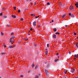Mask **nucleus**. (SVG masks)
Segmentation results:
<instances>
[{"label": "nucleus", "instance_id": "f257e3e1", "mask_svg": "<svg viewBox=\"0 0 78 78\" xmlns=\"http://www.w3.org/2000/svg\"><path fill=\"white\" fill-rule=\"evenodd\" d=\"M45 73L46 74V75H49V73H48V71L47 69H45Z\"/></svg>", "mask_w": 78, "mask_h": 78}, {"label": "nucleus", "instance_id": "f03ea898", "mask_svg": "<svg viewBox=\"0 0 78 78\" xmlns=\"http://www.w3.org/2000/svg\"><path fill=\"white\" fill-rule=\"evenodd\" d=\"M75 69H72L71 70V73H73L74 72V71H75Z\"/></svg>", "mask_w": 78, "mask_h": 78}, {"label": "nucleus", "instance_id": "7ed1b4c3", "mask_svg": "<svg viewBox=\"0 0 78 78\" xmlns=\"http://www.w3.org/2000/svg\"><path fill=\"white\" fill-rule=\"evenodd\" d=\"M6 25L7 27H10V24H9V22H8L7 23Z\"/></svg>", "mask_w": 78, "mask_h": 78}, {"label": "nucleus", "instance_id": "20e7f679", "mask_svg": "<svg viewBox=\"0 0 78 78\" xmlns=\"http://www.w3.org/2000/svg\"><path fill=\"white\" fill-rule=\"evenodd\" d=\"M52 37L53 38H56V35H53Z\"/></svg>", "mask_w": 78, "mask_h": 78}, {"label": "nucleus", "instance_id": "39448f33", "mask_svg": "<svg viewBox=\"0 0 78 78\" xmlns=\"http://www.w3.org/2000/svg\"><path fill=\"white\" fill-rule=\"evenodd\" d=\"M69 9L71 10L73 9V6L71 5V6L70 7Z\"/></svg>", "mask_w": 78, "mask_h": 78}, {"label": "nucleus", "instance_id": "423d86ee", "mask_svg": "<svg viewBox=\"0 0 78 78\" xmlns=\"http://www.w3.org/2000/svg\"><path fill=\"white\" fill-rule=\"evenodd\" d=\"M36 21H34V23H33L34 26H36Z\"/></svg>", "mask_w": 78, "mask_h": 78}, {"label": "nucleus", "instance_id": "0eeeda50", "mask_svg": "<svg viewBox=\"0 0 78 78\" xmlns=\"http://www.w3.org/2000/svg\"><path fill=\"white\" fill-rule=\"evenodd\" d=\"M74 57L76 58H78V54H77V55H74Z\"/></svg>", "mask_w": 78, "mask_h": 78}, {"label": "nucleus", "instance_id": "6e6552de", "mask_svg": "<svg viewBox=\"0 0 78 78\" xmlns=\"http://www.w3.org/2000/svg\"><path fill=\"white\" fill-rule=\"evenodd\" d=\"M12 17L13 18H16V15L14 16V15H12Z\"/></svg>", "mask_w": 78, "mask_h": 78}, {"label": "nucleus", "instance_id": "1a4fd4ad", "mask_svg": "<svg viewBox=\"0 0 78 78\" xmlns=\"http://www.w3.org/2000/svg\"><path fill=\"white\" fill-rule=\"evenodd\" d=\"M15 41V40H10V43L12 42H14Z\"/></svg>", "mask_w": 78, "mask_h": 78}, {"label": "nucleus", "instance_id": "9d476101", "mask_svg": "<svg viewBox=\"0 0 78 78\" xmlns=\"http://www.w3.org/2000/svg\"><path fill=\"white\" fill-rule=\"evenodd\" d=\"M9 48H13V47H12V45H11L9 47Z\"/></svg>", "mask_w": 78, "mask_h": 78}, {"label": "nucleus", "instance_id": "9b49d317", "mask_svg": "<svg viewBox=\"0 0 78 78\" xmlns=\"http://www.w3.org/2000/svg\"><path fill=\"white\" fill-rule=\"evenodd\" d=\"M34 63H33L32 65H31V66H32L33 68L34 67Z\"/></svg>", "mask_w": 78, "mask_h": 78}, {"label": "nucleus", "instance_id": "f8f14e48", "mask_svg": "<svg viewBox=\"0 0 78 78\" xmlns=\"http://www.w3.org/2000/svg\"><path fill=\"white\" fill-rule=\"evenodd\" d=\"M14 37H12L10 38V39H14Z\"/></svg>", "mask_w": 78, "mask_h": 78}, {"label": "nucleus", "instance_id": "ddd939ff", "mask_svg": "<svg viewBox=\"0 0 78 78\" xmlns=\"http://www.w3.org/2000/svg\"><path fill=\"white\" fill-rule=\"evenodd\" d=\"M67 70H65L64 72L65 73V74H66L67 73Z\"/></svg>", "mask_w": 78, "mask_h": 78}, {"label": "nucleus", "instance_id": "4468645a", "mask_svg": "<svg viewBox=\"0 0 78 78\" xmlns=\"http://www.w3.org/2000/svg\"><path fill=\"white\" fill-rule=\"evenodd\" d=\"M1 54V55H5V53L2 52Z\"/></svg>", "mask_w": 78, "mask_h": 78}, {"label": "nucleus", "instance_id": "2eb2a0df", "mask_svg": "<svg viewBox=\"0 0 78 78\" xmlns=\"http://www.w3.org/2000/svg\"><path fill=\"white\" fill-rule=\"evenodd\" d=\"M58 59H56L55 61V62H57V61H58Z\"/></svg>", "mask_w": 78, "mask_h": 78}, {"label": "nucleus", "instance_id": "dca6fc26", "mask_svg": "<svg viewBox=\"0 0 78 78\" xmlns=\"http://www.w3.org/2000/svg\"><path fill=\"white\" fill-rule=\"evenodd\" d=\"M35 69H37V65H36V66H35Z\"/></svg>", "mask_w": 78, "mask_h": 78}, {"label": "nucleus", "instance_id": "f3484780", "mask_svg": "<svg viewBox=\"0 0 78 78\" xmlns=\"http://www.w3.org/2000/svg\"><path fill=\"white\" fill-rule=\"evenodd\" d=\"M34 46V47H37V45L34 44H33Z\"/></svg>", "mask_w": 78, "mask_h": 78}, {"label": "nucleus", "instance_id": "a211bd4d", "mask_svg": "<svg viewBox=\"0 0 78 78\" xmlns=\"http://www.w3.org/2000/svg\"><path fill=\"white\" fill-rule=\"evenodd\" d=\"M13 8L14 9V10H16V7H14Z\"/></svg>", "mask_w": 78, "mask_h": 78}, {"label": "nucleus", "instance_id": "6ab92c4d", "mask_svg": "<svg viewBox=\"0 0 78 78\" xmlns=\"http://www.w3.org/2000/svg\"><path fill=\"white\" fill-rule=\"evenodd\" d=\"M78 5V2H77V3L75 4V6Z\"/></svg>", "mask_w": 78, "mask_h": 78}, {"label": "nucleus", "instance_id": "aec40b11", "mask_svg": "<svg viewBox=\"0 0 78 78\" xmlns=\"http://www.w3.org/2000/svg\"><path fill=\"white\" fill-rule=\"evenodd\" d=\"M66 16V15L65 14L63 15V16H62V18H63V17H65Z\"/></svg>", "mask_w": 78, "mask_h": 78}, {"label": "nucleus", "instance_id": "412c9836", "mask_svg": "<svg viewBox=\"0 0 78 78\" xmlns=\"http://www.w3.org/2000/svg\"><path fill=\"white\" fill-rule=\"evenodd\" d=\"M1 34L2 36H3V35L4 34L3 32H1Z\"/></svg>", "mask_w": 78, "mask_h": 78}, {"label": "nucleus", "instance_id": "4be33fe9", "mask_svg": "<svg viewBox=\"0 0 78 78\" xmlns=\"http://www.w3.org/2000/svg\"><path fill=\"white\" fill-rule=\"evenodd\" d=\"M3 17L5 18V19H6V18H7V16H3Z\"/></svg>", "mask_w": 78, "mask_h": 78}, {"label": "nucleus", "instance_id": "5701e85b", "mask_svg": "<svg viewBox=\"0 0 78 78\" xmlns=\"http://www.w3.org/2000/svg\"><path fill=\"white\" fill-rule=\"evenodd\" d=\"M48 54V51H45V55H47Z\"/></svg>", "mask_w": 78, "mask_h": 78}, {"label": "nucleus", "instance_id": "b1692460", "mask_svg": "<svg viewBox=\"0 0 78 78\" xmlns=\"http://www.w3.org/2000/svg\"><path fill=\"white\" fill-rule=\"evenodd\" d=\"M58 39H62V37H59Z\"/></svg>", "mask_w": 78, "mask_h": 78}, {"label": "nucleus", "instance_id": "393cba45", "mask_svg": "<svg viewBox=\"0 0 78 78\" xmlns=\"http://www.w3.org/2000/svg\"><path fill=\"white\" fill-rule=\"evenodd\" d=\"M56 30H57V29L56 28L54 29V31H56Z\"/></svg>", "mask_w": 78, "mask_h": 78}, {"label": "nucleus", "instance_id": "a878e982", "mask_svg": "<svg viewBox=\"0 0 78 78\" xmlns=\"http://www.w3.org/2000/svg\"><path fill=\"white\" fill-rule=\"evenodd\" d=\"M71 17H74V15H71Z\"/></svg>", "mask_w": 78, "mask_h": 78}, {"label": "nucleus", "instance_id": "bb28decb", "mask_svg": "<svg viewBox=\"0 0 78 78\" xmlns=\"http://www.w3.org/2000/svg\"><path fill=\"white\" fill-rule=\"evenodd\" d=\"M35 78H39V76H36Z\"/></svg>", "mask_w": 78, "mask_h": 78}, {"label": "nucleus", "instance_id": "cd10ccee", "mask_svg": "<svg viewBox=\"0 0 78 78\" xmlns=\"http://www.w3.org/2000/svg\"><path fill=\"white\" fill-rule=\"evenodd\" d=\"M55 34H59V33L58 32H57L55 33Z\"/></svg>", "mask_w": 78, "mask_h": 78}, {"label": "nucleus", "instance_id": "c85d7f7f", "mask_svg": "<svg viewBox=\"0 0 78 78\" xmlns=\"http://www.w3.org/2000/svg\"><path fill=\"white\" fill-rule=\"evenodd\" d=\"M50 3L49 2H48L47 3V5H50Z\"/></svg>", "mask_w": 78, "mask_h": 78}, {"label": "nucleus", "instance_id": "c756f323", "mask_svg": "<svg viewBox=\"0 0 78 78\" xmlns=\"http://www.w3.org/2000/svg\"><path fill=\"white\" fill-rule=\"evenodd\" d=\"M76 46L77 47L78 46V43H76Z\"/></svg>", "mask_w": 78, "mask_h": 78}, {"label": "nucleus", "instance_id": "7c9ffc66", "mask_svg": "<svg viewBox=\"0 0 78 78\" xmlns=\"http://www.w3.org/2000/svg\"><path fill=\"white\" fill-rule=\"evenodd\" d=\"M20 20H21V21H23V18H21L20 19Z\"/></svg>", "mask_w": 78, "mask_h": 78}, {"label": "nucleus", "instance_id": "2f4dec72", "mask_svg": "<svg viewBox=\"0 0 78 78\" xmlns=\"http://www.w3.org/2000/svg\"><path fill=\"white\" fill-rule=\"evenodd\" d=\"M2 14H3V13H1L0 14V16H2Z\"/></svg>", "mask_w": 78, "mask_h": 78}, {"label": "nucleus", "instance_id": "473e14b6", "mask_svg": "<svg viewBox=\"0 0 78 78\" xmlns=\"http://www.w3.org/2000/svg\"><path fill=\"white\" fill-rule=\"evenodd\" d=\"M30 30L31 31H32V30H33V28H30Z\"/></svg>", "mask_w": 78, "mask_h": 78}, {"label": "nucleus", "instance_id": "72a5a7b5", "mask_svg": "<svg viewBox=\"0 0 78 78\" xmlns=\"http://www.w3.org/2000/svg\"><path fill=\"white\" fill-rule=\"evenodd\" d=\"M47 46L48 47H49V44H48L47 45Z\"/></svg>", "mask_w": 78, "mask_h": 78}, {"label": "nucleus", "instance_id": "f704fd0d", "mask_svg": "<svg viewBox=\"0 0 78 78\" xmlns=\"http://www.w3.org/2000/svg\"><path fill=\"white\" fill-rule=\"evenodd\" d=\"M39 17V15L38 16L35 17V18H38V17Z\"/></svg>", "mask_w": 78, "mask_h": 78}, {"label": "nucleus", "instance_id": "c9c22d12", "mask_svg": "<svg viewBox=\"0 0 78 78\" xmlns=\"http://www.w3.org/2000/svg\"><path fill=\"white\" fill-rule=\"evenodd\" d=\"M27 10H28V9L27 8V9H25V11H27Z\"/></svg>", "mask_w": 78, "mask_h": 78}, {"label": "nucleus", "instance_id": "e433bc0d", "mask_svg": "<svg viewBox=\"0 0 78 78\" xmlns=\"http://www.w3.org/2000/svg\"><path fill=\"white\" fill-rule=\"evenodd\" d=\"M20 77H23V76L22 75H21L20 76Z\"/></svg>", "mask_w": 78, "mask_h": 78}, {"label": "nucleus", "instance_id": "4c0bfd02", "mask_svg": "<svg viewBox=\"0 0 78 78\" xmlns=\"http://www.w3.org/2000/svg\"><path fill=\"white\" fill-rule=\"evenodd\" d=\"M4 46V47L5 48L6 47V45L4 44L3 45Z\"/></svg>", "mask_w": 78, "mask_h": 78}, {"label": "nucleus", "instance_id": "58836bf2", "mask_svg": "<svg viewBox=\"0 0 78 78\" xmlns=\"http://www.w3.org/2000/svg\"><path fill=\"white\" fill-rule=\"evenodd\" d=\"M18 12H20V10H19L18 11Z\"/></svg>", "mask_w": 78, "mask_h": 78}, {"label": "nucleus", "instance_id": "ea45409f", "mask_svg": "<svg viewBox=\"0 0 78 78\" xmlns=\"http://www.w3.org/2000/svg\"><path fill=\"white\" fill-rule=\"evenodd\" d=\"M73 34L74 35H76V33H74Z\"/></svg>", "mask_w": 78, "mask_h": 78}, {"label": "nucleus", "instance_id": "a19ab883", "mask_svg": "<svg viewBox=\"0 0 78 78\" xmlns=\"http://www.w3.org/2000/svg\"><path fill=\"white\" fill-rule=\"evenodd\" d=\"M13 34H14V33H11V35H13Z\"/></svg>", "mask_w": 78, "mask_h": 78}, {"label": "nucleus", "instance_id": "79ce46f5", "mask_svg": "<svg viewBox=\"0 0 78 78\" xmlns=\"http://www.w3.org/2000/svg\"><path fill=\"white\" fill-rule=\"evenodd\" d=\"M30 72H31V70H29V71L28 72V73H30Z\"/></svg>", "mask_w": 78, "mask_h": 78}, {"label": "nucleus", "instance_id": "37998d69", "mask_svg": "<svg viewBox=\"0 0 78 78\" xmlns=\"http://www.w3.org/2000/svg\"><path fill=\"white\" fill-rule=\"evenodd\" d=\"M69 15L70 16H71V13H69Z\"/></svg>", "mask_w": 78, "mask_h": 78}, {"label": "nucleus", "instance_id": "c03bdc74", "mask_svg": "<svg viewBox=\"0 0 78 78\" xmlns=\"http://www.w3.org/2000/svg\"><path fill=\"white\" fill-rule=\"evenodd\" d=\"M76 6V8H78V5H75Z\"/></svg>", "mask_w": 78, "mask_h": 78}, {"label": "nucleus", "instance_id": "a18cd8bd", "mask_svg": "<svg viewBox=\"0 0 78 78\" xmlns=\"http://www.w3.org/2000/svg\"><path fill=\"white\" fill-rule=\"evenodd\" d=\"M31 15L32 16H34V15L33 14H31Z\"/></svg>", "mask_w": 78, "mask_h": 78}, {"label": "nucleus", "instance_id": "49530a36", "mask_svg": "<svg viewBox=\"0 0 78 78\" xmlns=\"http://www.w3.org/2000/svg\"><path fill=\"white\" fill-rule=\"evenodd\" d=\"M34 5H36V2H35L34 3Z\"/></svg>", "mask_w": 78, "mask_h": 78}, {"label": "nucleus", "instance_id": "de8ad7c7", "mask_svg": "<svg viewBox=\"0 0 78 78\" xmlns=\"http://www.w3.org/2000/svg\"><path fill=\"white\" fill-rule=\"evenodd\" d=\"M68 26L67 25H66L65 26V27H67V26Z\"/></svg>", "mask_w": 78, "mask_h": 78}, {"label": "nucleus", "instance_id": "09e8293b", "mask_svg": "<svg viewBox=\"0 0 78 78\" xmlns=\"http://www.w3.org/2000/svg\"><path fill=\"white\" fill-rule=\"evenodd\" d=\"M59 53H57L56 54V55H58Z\"/></svg>", "mask_w": 78, "mask_h": 78}, {"label": "nucleus", "instance_id": "8fccbe9b", "mask_svg": "<svg viewBox=\"0 0 78 78\" xmlns=\"http://www.w3.org/2000/svg\"><path fill=\"white\" fill-rule=\"evenodd\" d=\"M38 75H39V76H41V74H40V73H39Z\"/></svg>", "mask_w": 78, "mask_h": 78}, {"label": "nucleus", "instance_id": "3c124183", "mask_svg": "<svg viewBox=\"0 0 78 78\" xmlns=\"http://www.w3.org/2000/svg\"><path fill=\"white\" fill-rule=\"evenodd\" d=\"M45 50H46V51H48V49H45Z\"/></svg>", "mask_w": 78, "mask_h": 78}, {"label": "nucleus", "instance_id": "603ef678", "mask_svg": "<svg viewBox=\"0 0 78 78\" xmlns=\"http://www.w3.org/2000/svg\"><path fill=\"white\" fill-rule=\"evenodd\" d=\"M74 60H75V59H76V58H74Z\"/></svg>", "mask_w": 78, "mask_h": 78}, {"label": "nucleus", "instance_id": "864d4df0", "mask_svg": "<svg viewBox=\"0 0 78 78\" xmlns=\"http://www.w3.org/2000/svg\"><path fill=\"white\" fill-rule=\"evenodd\" d=\"M41 27V26H40V25H39V26H38V27Z\"/></svg>", "mask_w": 78, "mask_h": 78}, {"label": "nucleus", "instance_id": "5fc2aeb1", "mask_svg": "<svg viewBox=\"0 0 78 78\" xmlns=\"http://www.w3.org/2000/svg\"><path fill=\"white\" fill-rule=\"evenodd\" d=\"M28 31L29 33H30V30H29Z\"/></svg>", "mask_w": 78, "mask_h": 78}, {"label": "nucleus", "instance_id": "6e6d98bb", "mask_svg": "<svg viewBox=\"0 0 78 78\" xmlns=\"http://www.w3.org/2000/svg\"><path fill=\"white\" fill-rule=\"evenodd\" d=\"M76 78H78V76H77L76 77Z\"/></svg>", "mask_w": 78, "mask_h": 78}, {"label": "nucleus", "instance_id": "4d7b16f0", "mask_svg": "<svg viewBox=\"0 0 78 78\" xmlns=\"http://www.w3.org/2000/svg\"><path fill=\"white\" fill-rule=\"evenodd\" d=\"M63 78H66V77H63Z\"/></svg>", "mask_w": 78, "mask_h": 78}, {"label": "nucleus", "instance_id": "13d9d810", "mask_svg": "<svg viewBox=\"0 0 78 78\" xmlns=\"http://www.w3.org/2000/svg\"><path fill=\"white\" fill-rule=\"evenodd\" d=\"M28 39H26L25 41H28Z\"/></svg>", "mask_w": 78, "mask_h": 78}, {"label": "nucleus", "instance_id": "bf43d9fd", "mask_svg": "<svg viewBox=\"0 0 78 78\" xmlns=\"http://www.w3.org/2000/svg\"><path fill=\"white\" fill-rule=\"evenodd\" d=\"M71 52H69V54H71Z\"/></svg>", "mask_w": 78, "mask_h": 78}, {"label": "nucleus", "instance_id": "052dcab7", "mask_svg": "<svg viewBox=\"0 0 78 78\" xmlns=\"http://www.w3.org/2000/svg\"><path fill=\"white\" fill-rule=\"evenodd\" d=\"M30 24H31V22L29 23Z\"/></svg>", "mask_w": 78, "mask_h": 78}, {"label": "nucleus", "instance_id": "680f3d73", "mask_svg": "<svg viewBox=\"0 0 78 78\" xmlns=\"http://www.w3.org/2000/svg\"><path fill=\"white\" fill-rule=\"evenodd\" d=\"M33 16L34 17H35V15H34Z\"/></svg>", "mask_w": 78, "mask_h": 78}, {"label": "nucleus", "instance_id": "e2e57ef3", "mask_svg": "<svg viewBox=\"0 0 78 78\" xmlns=\"http://www.w3.org/2000/svg\"><path fill=\"white\" fill-rule=\"evenodd\" d=\"M52 22H53V20H52Z\"/></svg>", "mask_w": 78, "mask_h": 78}, {"label": "nucleus", "instance_id": "0e129e2a", "mask_svg": "<svg viewBox=\"0 0 78 78\" xmlns=\"http://www.w3.org/2000/svg\"><path fill=\"white\" fill-rule=\"evenodd\" d=\"M27 2H28V1H29V0H27Z\"/></svg>", "mask_w": 78, "mask_h": 78}, {"label": "nucleus", "instance_id": "69168bd1", "mask_svg": "<svg viewBox=\"0 0 78 78\" xmlns=\"http://www.w3.org/2000/svg\"><path fill=\"white\" fill-rule=\"evenodd\" d=\"M30 4H31V5H33V3H30Z\"/></svg>", "mask_w": 78, "mask_h": 78}, {"label": "nucleus", "instance_id": "338daca9", "mask_svg": "<svg viewBox=\"0 0 78 78\" xmlns=\"http://www.w3.org/2000/svg\"><path fill=\"white\" fill-rule=\"evenodd\" d=\"M4 10V8L2 9V11H3Z\"/></svg>", "mask_w": 78, "mask_h": 78}, {"label": "nucleus", "instance_id": "774afa93", "mask_svg": "<svg viewBox=\"0 0 78 78\" xmlns=\"http://www.w3.org/2000/svg\"><path fill=\"white\" fill-rule=\"evenodd\" d=\"M77 39H78V37H76Z\"/></svg>", "mask_w": 78, "mask_h": 78}]
</instances>
